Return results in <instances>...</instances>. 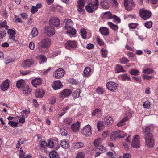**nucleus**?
I'll return each instance as SVG.
<instances>
[{"mask_svg":"<svg viewBox=\"0 0 158 158\" xmlns=\"http://www.w3.org/2000/svg\"><path fill=\"white\" fill-rule=\"evenodd\" d=\"M51 40L49 38H46L42 40L38 44V48L39 51L44 52L50 46Z\"/></svg>","mask_w":158,"mask_h":158,"instance_id":"obj_1","label":"nucleus"},{"mask_svg":"<svg viewBox=\"0 0 158 158\" xmlns=\"http://www.w3.org/2000/svg\"><path fill=\"white\" fill-rule=\"evenodd\" d=\"M146 145L149 147H153L154 145V139L151 133L145 135L144 136Z\"/></svg>","mask_w":158,"mask_h":158,"instance_id":"obj_2","label":"nucleus"},{"mask_svg":"<svg viewBox=\"0 0 158 158\" xmlns=\"http://www.w3.org/2000/svg\"><path fill=\"white\" fill-rule=\"evenodd\" d=\"M139 15L144 20H147L151 16V12L144 8L140 9L139 11Z\"/></svg>","mask_w":158,"mask_h":158,"instance_id":"obj_3","label":"nucleus"},{"mask_svg":"<svg viewBox=\"0 0 158 158\" xmlns=\"http://www.w3.org/2000/svg\"><path fill=\"white\" fill-rule=\"evenodd\" d=\"M44 31L45 34L48 37H51L53 36L55 33V31L54 27L52 26H46L43 29Z\"/></svg>","mask_w":158,"mask_h":158,"instance_id":"obj_4","label":"nucleus"},{"mask_svg":"<svg viewBox=\"0 0 158 158\" xmlns=\"http://www.w3.org/2000/svg\"><path fill=\"white\" fill-rule=\"evenodd\" d=\"M82 134L86 136L89 137L92 134V127L89 124L86 125L82 129Z\"/></svg>","mask_w":158,"mask_h":158,"instance_id":"obj_5","label":"nucleus"},{"mask_svg":"<svg viewBox=\"0 0 158 158\" xmlns=\"http://www.w3.org/2000/svg\"><path fill=\"white\" fill-rule=\"evenodd\" d=\"M64 74V70L62 68H59L54 72L53 76L56 79H59L63 77Z\"/></svg>","mask_w":158,"mask_h":158,"instance_id":"obj_6","label":"nucleus"},{"mask_svg":"<svg viewBox=\"0 0 158 158\" xmlns=\"http://www.w3.org/2000/svg\"><path fill=\"white\" fill-rule=\"evenodd\" d=\"M124 5L126 10L130 11L133 9L134 4L132 0H124Z\"/></svg>","mask_w":158,"mask_h":158,"instance_id":"obj_7","label":"nucleus"},{"mask_svg":"<svg viewBox=\"0 0 158 158\" xmlns=\"http://www.w3.org/2000/svg\"><path fill=\"white\" fill-rule=\"evenodd\" d=\"M140 144V138L139 135H135L133 139L131 146L134 148H139Z\"/></svg>","mask_w":158,"mask_h":158,"instance_id":"obj_8","label":"nucleus"},{"mask_svg":"<svg viewBox=\"0 0 158 158\" xmlns=\"http://www.w3.org/2000/svg\"><path fill=\"white\" fill-rule=\"evenodd\" d=\"M65 46L68 49H73L77 47V43L75 41L68 40L66 42Z\"/></svg>","mask_w":158,"mask_h":158,"instance_id":"obj_9","label":"nucleus"},{"mask_svg":"<svg viewBox=\"0 0 158 158\" xmlns=\"http://www.w3.org/2000/svg\"><path fill=\"white\" fill-rule=\"evenodd\" d=\"M98 6V5L97 4L88 3V5L85 6V9L87 12L91 13L93 12L94 10H96Z\"/></svg>","mask_w":158,"mask_h":158,"instance_id":"obj_10","label":"nucleus"},{"mask_svg":"<svg viewBox=\"0 0 158 158\" xmlns=\"http://www.w3.org/2000/svg\"><path fill=\"white\" fill-rule=\"evenodd\" d=\"M34 60L32 59H27L25 60L23 62L22 64V66L24 68L26 69L30 67L34 63Z\"/></svg>","mask_w":158,"mask_h":158,"instance_id":"obj_11","label":"nucleus"},{"mask_svg":"<svg viewBox=\"0 0 158 158\" xmlns=\"http://www.w3.org/2000/svg\"><path fill=\"white\" fill-rule=\"evenodd\" d=\"M106 86L108 89L113 91L117 89L118 84L114 82H109L107 83Z\"/></svg>","mask_w":158,"mask_h":158,"instance_id":"obj_12","label":"nucleus"},{"mask_svg":"<svg viewBox=\"0 0 158 158\" xmlns=\"http://www.w3.org/2000/svg\"><path fill=\"white\" fill-rule=\"evenodd\" d=\"M104 125L106 127L111 125L114 122L112 118L110 116L107 115L103 119Z\"/></svg>","mask_w":158,"mask_h":158,"instance_id":"obj_13","label":"nucleus"},{"mask_svg":"<svg viewBox=\"0 0 158 158\" xmlns=\"http://www.w3.org/2000/svg\"><path fill=\"white\" fill-rule=\"evenodd\" d=\"M93 69L89 66L86 67L83 71L84 76L85 77H89L93 74Z\"/></svg>","mask_w":158,"mask_h":158,"instance_id":"obj_14","label":"nucleus"},{"mask_svg":"<svg viewBox=\"0 0 158 158\" xmlns=\"http://www.w3.org/2000/svg\"><path fill=\"white\" fill-rule=\"evenodd\" d=\"M106 151V148L103 146H99L95 149L96 152L94 155L95 157H97L99 156L101 153L105 152Z\"/></svg>","mask_w":158,"mask_h":158,"instance_id":"obj_15","label":"nucleus"},{"mask_svg":"<svg viewBox=\"0 0 158 158\" xmlns=\"http://www.w3.org/2000/svg\"><path fill=\"white\" fill-rule=\"evenodd\" d=\"M10 82V80L8 79L3 82L0 86L1 89L3 91L7 90L9 87Z\"/></svg>","mask_w":158,"mask_h":158,"instance_id":"obj_16","label":"nucleus"},{"mask_svg":"<svg viewBox=\"0 0 158 158\" xmlns=\"http://www.w3.org/2000/svg\"><path fill=\"white\" fill-rule=\"evenodd\" d=\"M50 24L53 25L55 27H58L60 24V21L57 18L52 17L49 20Z\"/></svg>","mask_w":158,"mask_h":158,"instance_id":"obj_17","label":"nucleus"},{"mask_svg":"<svg viewBox=\"0 0 158 158\" xmlns=\"http://www.w3.org/2000/svg\"><path fill=\"white\" fill-rule=\"evenodd\" d=\"M72 93V91L68 89H65L60 94L59 97L61 98H64L65 97L69 95Z\"/></svg>","mask_w":158,"mask_h":158,"instance_id":"obj_18","label":"nucleus"},{"mask_svg":"<svg viewBox=\"0 0 158 158\" xmlns=\"http://www.w3.org/2000/svg\"><path fill=\"white\" fill-rule=\"evenodd\" d=\"M52 86L54 90H56L62 87V85L60 81L57 80L53 82L52 84Z\"/></svg>","mask_w":158,"mask_h":158,"instance_id":"obj_19","label":"nucleus"},{"mask_svg":"<svg viewBox=\"0 0 158 158\" xmlns=\"http://www.w3.org/2000/svg\"><path fill=\"white\" fill-rule=\"evenodd\" d=\"M42 82V80L40 78H36L32 80L31 83L33 86L37 87L41 85Z\"/></svg>","mask_w":158,"mask_h":158,"instance_id":"obj_20","label":"nucleus"},{"mask_svg":"<svg viewBox=\"0 0 158 158\" xmlns=\"http://www.w3.org/2000/svg\"><path fill=\"white\" fill-rule=\"evenodd\" d=\"M35 94L36 97L41 98L44 94L45 92L43 89H38L36 90Z\"/></svg>","mask_w":158,"mask_h":158,"instance_id":"obj_21","label":"nucleus"},{"mask_svg":"<svg viewBox=\"0 0 158 158\" xmlns=\"http://www.w3.org/2000/svg\"><path fill=\"white\" fill-rule=\"evenodd\" d=\"M102 111L100 109H96L93 111L92 115L93 116H96L98 118L101 116L102 115Z\"/></svg>","mask_w":158,"mask_h":158,"instance_id":"obj_22","label":"nucleus"},{"mask_svg":"<svg viewBox=\"0 0 158 158\" xmlns=\"http://www.w3.org/2000/svg\"><path fill=\"white\" fill-rule=\"evenodd\" d=\"M80 127V123L79 122L77 121L71 125V130L74 132H77L79 130Z\"/></svg>","mask_w":158,"mask_h":158,"instance_id":"obj_23","label":"nucleus"},{"mask_svg":"<svg viewBox=\"0 0 158 158\" xmlns=\"http://www.w3.org/2000/svg\"><path fill=\"white\" fill-rule=\"evenodd\" d=\"M99 31L102 35L105 36H107L109 34V29L106 27H101Z\"/></svg>","mask_w":158,"mask_h":158,"instance_id":"obj_24","label":"nucleus"},{"mask_svg":"<svg viewBox=\"0 0 158 158\" xmlns=\"http://www.w3.org/2000/svg\"><path fill=\"white\" fill-rule=\"evenodd\" d=\"M64 22L65 23L64 27L65 29L72 27V21L71 19H65L64 20Z\"/></svg>","mask_w":158,"mask_h":158,"instance_id":"obj_25","label":"nucleus"},{"mask_svg":"<svg viewBox=\"0 0 158 158\" xmlns=\"http://www.w3.org/2000/svg\"><path fill=\"white\" fill-rule=\"evenodd\" d=\"M65 29L68 34L73 35L76 33V30L72 27L66 28Z\"/></svg>","mask_w":158,"mask_h":158,"instance_id":"obj_26","label":"nucleus"},{"mask_svg":"<svg viewBox=\"0 0 158 158\" xmlns=\"http://www.w3.org/2000/svg\"><path fill=\"white\" fill-rule=\"evenodd\" d=\"M72 121V119L70 118H67L64 119L63 122V124L64 127H67L68 126H69L71 123Z\"/></svg>","mask_w":158,"mask_h":158,"instance_id":"obj_27","label":"nucleus"},{"mask_svg":"<svg viewBox=\"0 0 158 158\" xmlns=\"http://www.w3.org/2000/svg\"><path fill=\"white\" fill-rule=\"evenodd\" d=\"M31 89L29 88V86H27L26 87H23V92L26 95H28L30 94Z\"/></svg>","mask_w":158,"mask_h":158,"instance_id":"obj_28","label":"nucleus"},{"mask_svg":"<svg viewBox=\"0 0 158 158\" xmlns=\"http://www.w3.org/2000/svg\"><path fill=\"white\" fill-rule=\"evenodd\" d=\"M30 112L29 109L22 110L21 112L22 116L23 118H26Z\"/></svg>","mask_w":158,"mask_h":158,"instance_id":"obj_29","label":"nucleus"},{"mask_svg":"<svg viewBox=\"0 0 158 158\" xmlns=\"http://www.w3.org/2000/svg\"><path fill=\"white\" fill-rule=\"evenodd\" d=\"M73 146L74 148L76 149L80 148L84 146V143L82 142L73 143Z\"/></svg>","mask_w":158,"mask_h":158,"instance_id":"obj_30","label":"nucleus"},{"mask_svg":"<svg viewBox=\"0 0 158 158\" xmlns=\"http://www.w3.org/2000/svg\"><path fill=\"white\" fill-rule=\"evenodd\" d=\"M80 32L81 36L83 39H88L89 38L87 36V32L85 29L83 28H81L80 30Z\"/></svg>","mask_w":158,"mask_h":158,"instance_id":"obj_31","label":"nucleus"},{"mask_svg":"<svg viewBox=\"0 0 158 158\" xmlns=\"http://www.w3.org/2000/svg\"><path fill=\"white\" fill-rule=\"evenodd\" d=\"M118 131H117V130L116 131H113L110 136V138L112 140H115L116 139H118Z\"/></svg>","mask_w":158,"mask_h":158,"instance_id":"obj_32","label":"nucleus"},{"mask_svg":"<svg viewBox=\"0 0 158 158\" xmlns=\"http://www.w3.org/2000/svg\"><path fill=\"white\" fill-rule=\"evenodd\" d=\"M107 24L111 29L114 31H117L118 29V26L114 24L112 22H108Z\"/></svg>","mask_w":158,"mask_h":158,"instance_id":"obj_33","label":"nucleus"},{"mask_svg":"<svg viewBox=\"0 0 158 158\" xmlns=\"http://www.w3.org/2000/svg\"><path fill=\"white\" fill-rule=\"evenodd\" d=\"M115 71L116 73H119L121 72H125V71L123 69L122 66L117 64L115 68Z\"/></svg>","mask_w":158,"mask_h":158,"instance_id":"obj_34","label":"nucleus"},{"mask_svg":"<svg viewBox=\"0 0 158 158\" xmlns=\"http://www.w3.org/2000/svg\"><path fill=\"white\" fill-rule=\"evenodd\" d=\"M37 58L40 61V64L45 63L47 61L46 57L43 55H40L37 56Z\"/></svg>","mask_w":158,"mask_h":158,"instance_id":"obj_35","label":"nucleus"},{"mask_svg":"<svg viewBox=\"0 0 158 158\" xmlns=\"http://www.w3.org/2000/svg\"><path fill=\"white\" fill-rule=\"evenodd\" d=\"M143 72L146 74H152L153 71L152 69L148 68H147L145 67L143 69Z\"/></svg>","mask_w":158,"mask_h":158,"instance_id":"obj_36","label":"nucleus"},{"mask_svg":"<svg viewBox=\"0 0 158 158\" xmlns=\"http://www.w3.org/2000/svg\"><path fill=\"white\" fill-rule=\"evenodd\" d=\"M128 119V117H125L120 122L117 123V125L118 127H120L123 126L125 124V122L127 121Z\"/></svg>","mask_w":158,"mask_h":158,"instance_id":"obj_37","label":"nucleus"},{"mask_svg":"<svg viewBox=\"0 0 158 158\" xmlns=\"http://www.w3.org/2000/svg\"><path fill=\"white\" fill-rule=\"evenodd\" d=\"M113 15L110 12H106L104 14V17L107 19H113Z\"/></svg>","mask_w":158,"mask_h":158,"instance_id":"obj_38","label":"nucleus"},{"mask_svg":"<svg viewBox=\"0 0 158 158\" xmlns=\"http://www.w3.org/2000/svg\"><path fill=\"white\" fill-rule=\"evenodd\" d=\"M81 91L80 89H77L73 92V97L74 98H76L79 97L80 96Z\"/></svg>","mask_w":158,"mask_h":158,"instance_id":"obj_39","label":"nucleus"},{"mask_svg":"<svg viewBox=\"0 0 158 158\" xmlns=\"http://www.w3.org/2000/svg\"><path fill=\"white\" fill-rule=\"evenodd\" d=\"M25 84V81L21 79L19 80L17 82L16 86L19 88L23 87Z\"/></svg>","mask_w":158,"mask_h":158,"instance_id":"obj_40","label":"nucleus"},{"mask_svg":"<svg viewBox=\"0 0 158 158\" xmlns=\"http://www.w3.org/2000/svg\"><path fill=\"white\" fill-rule=\"evenodd\" d=\"M102 141L101 139L98 138L96 139L94 142V144L96 147L98 148V146H102L101 145V143Z\"/></svg>","mask_w":158,"mask_h":158,"instance_id":"obj_41","label":"nucleus"},{"mask_svg":"<svg viewBox=\"0 0 158 158\" xmlns=\"http://www.w3.org/2000/svg\"><path fill=\"white\" fill-rule=\"evenodd\" d=\"M60 144L61 146L64 148H67L69 147V143L66 141L63 140L61 141Z\"/></svg>","mask_w":158,"mask_h":158,"instance_id":"obj_42","label":"nucleus"},{"mask_svg":"<svg viewBox=\"0 0 158 158\" xmlns=\"http://www.w3.org/2000/svg\"><path fill=\"white\" fill-rule=\"evenodd\" d=\"M119 77L123 81L129 80L130 79L129 75L127 74L120 75L119 76Z\"/></svg>","mask_w":158,"mask_h":158,"instance_id":"obj_43","label":"nucleus"},{"mask_svg":"<svg viewBox=\"0 0 158 158\" xmlns=\"http://www.w3.org/2000/svg\"><path fill=\"white\" fill-rule=\"evenodd\" d=\"M85 154L83 151L78 152L77 154L76 158H84Z\"/></svg>","mask_w":158,"mask_h":158,"instance_id":"obj_44","label":"nucleus"},{"mask_svg":"<svg viewBox=\"0 0 158 158\" xmlns=\"http://www.w3.org/2000/svg\"><path fill=\"white\" fill-rule=\"evenodd\" d=\"M143 129L144 136H145V135L151 133L149 131L150 129L149 127H143Z\"/></svg>","mask_w":158,"mask_h":158,"instance_id":"obj_45","label":"nucleus"},{"mask_svg":"<svg viewBox=\"0 0 158 158\" xmlns=\"http://www.w3.org/2000/svg\"><path fill=\"white\" fill-rule=\"evenodd\" d=\"M97 127L98 131L100 130L101 128L102 127H106V126H105L104 125V121L103 122L98 121L97 123Z\"/></svg>","mask_w":158,"mask_h":158,"instance_id":"obj_46","label":"nucleus"},{"mask_svg":"<svg viewBox=\"0 0 158 158\" xmlns=\"http://www.w3.org/2000/svg\"><path fill=\"white\" fill-rule=\"evenodd\" d=\"M118 131V138H122L124 137L126 135V134L123 131L120 130H117Z\"/></svg>","mask_w":158,"mask_h":158,"instance_id":"obj_47","label":"nucleus"},{"mask_svg":"<svg viewBox=\"0 0 158 158\" xmlns=\"http://www.w3.org/2000/svg\"><path fill=\"white\" fill-rule=\"evenodd\" d=\"M105 2V0H101L100 2V5L103 9H106L109 8V6L108 4H106L105 5H104Z\"/></svg>","mask_w":158,"mask_h":158,"instance_id":"obj_48","label":"nucleus"},{"mask_svg":"<svg viewBox=\"0 0 158 158\" xmlns=\"http://www.w3.org/2000/svg\"><path fill=\"white\" fill-rule=\"evenodd\" d=\"M7 22L6 20H4L3 22H1L0 23V28H4L6 29H7L8 27L6 25Z\"/></svg>","mask_w":158,"mask_h":158,"instance_id":"obj_49","label":"nucleus"},{"mask_svg":"<svg viewBox=\"0 0 158 158\" xmlns=\"http://www.w3.org/2000/svg\"><path fill=\"white\" fill-rule=\"evenodd\" d=\"M38 34V31L35 27H34L31 31V35L33 37H36Z\"/></svg>","mask_w":158,"mask_h":158,"instance_id":"obj_50","label":"nucleus"},{"mask_svg":"<svg viewBox=\"0 0 158 158\" xmlns=\"http://www.w3.org/2000/svg\"><path fill=\"white\" fill-rule=\"evenodd\" d=\"M57 155V152L55 151H52L49 154L50 157L54 158Z\"/></svg>","mask_w":158,"mask_h":158,"instance_id":"obj_51","label":"nucleus"},{"mask_svg":"<svg viewBox=\"0 0 158 158\" xmlns=\"http://www.w3.org/2000/svg\"><path fill=\"white\" fill-rule=\"evenodd\" d=\"M130 72L131 74L134 75H137L139 74V72L136 69H132Z\"/></svg>","mask_w":158,"mask_h":158,"instance_id":"obj_52","label":"nucleus"},{"mask_svg":"<svg viewBox=\"0 0 158 158\" xmlns=\"http://www.w3.org/2000/svg\"><path fill=\"white\" fill-rule=\"evenodd\" d=\"M144 25L147 28L150 29L152 27V23L151 21H148L145 23Z\"/></svg>","mask_w":158,"mask_h":158,"instance_id":"obj_53","label":"nucleus"},{"mask_svg":"<svg viewBox=\"0 0 158 158\" xmlns=\"http://www.w3.org/2000/svg\"><path fill=\"white\" fill-rule=\"evenodd\" d=\"M19 156V158H24L25 157V153L23 152V151L22 149V147L20 148Z\"/></svg>","mask_w":158,"mask_h":158,"instance_id":"obj_54","label":"nucleus"},{"mask_svg":"<svg viewBox=\"0 0 158 158\" xmlns=\"http://www.w3.org/2000/svg\"><path fill=\"white\" fill-rule=\"evenodd\" d=\"M129 61V60L126 58L123 57L120 60V62L122 64H127Z\"/></svg>","mask_w":158,"mask_h":158,"instance_id":"obj_55","label":"nucleus"},{"mask_svg":"<svg viewBox=\"0 0 158 158\" xmlns=\"http://www.w3.org/2000/svg\"><path fill=\"white\" fill-rule=\"evenodd\" d=\"M77 5L80 7H83L85 4V0H78L77 2Z\"/></svg>","mask_w":158,"mask_h":158,"instance_id":"obj_56","label":"nucleus"},{"mask_svg":"<svg viewBox=\"0 0 158 158\" xmlns=\"http://www.w3.org/2000/svg\"><path fill=\"white\" fill-rule=\"evenodd\" d=\"M131 155L128 153H124L122 156H120L119 158H131Z\"/></svg>","mask_w":158,"mask_h":158,"instance_id":"obj_57","label":"nucleus"},{"mask_svg":"<svg viewBox=\"0 0 158 158\" xmlns=\"http://www.w3.org/2000/svg\"><path fill=\"white\" fill-rule=\"evenodd\" d=\"M150 106V103L149 102L145 101L144 102L143 105V107L145 108L148 109Z\"/></svg>","mask_w":158,"mask_h":158,"instance_id":"obj_58","label":"nucleus"},{"mask_svg":"<svg viewBox=\"0 0 158 158\" xmlns=\"http://www.w3.org/2000/svg\"><path fill=\"white\" fill-rule=\"evenodd\" d=\"M102 55L103 57H106L108 53L107 50L102 48L101 50Z\"/></svg>","mask_w":158,"mask_h":158,"instance_id":"obj_59","label":"nucleus"},{"mask_svg":"<svg viewBox=\"0 0 158 158\" xmlns=\"http://www.w3.org/2000/svg\"><path fill=\"white\" fill-rule=\"evenodd\" d=\"M23 142H24V140L23 139H19L18 142V143L16 145V148H21V147H20V145L21 144H23Z\"/></svg>","mask_w":158,"mask_h":158,"instance_id":"obj_60","label":"nucleus"},{"mask_svg":"<svg viewBox=\"0 0 158 158\" xmlns=\"http://www.w3.org/2000/svg\"><path fill=\"white\" fill-rule=\"evenodd\" d=\"M97 92L99 94H102L104 92V90L103 88L100 87H98L97 89Z\"/></svg>","mask_w":158,"mask_h":158,"instance_id":"obj_61","label":"nucleus"},{"mask_svg":"<svg viewBox=\"0 0 158 158\" xmlns=\"http://www.w3.org/2000/svg\"><path fill=\"white\" fill-rule=\"evenodd\" d=\"M6 32L4 31H0V39H2L6 36Z\"/></svg>","mask_w":158,"mask_h":158,"instance_id":"obj_62","label":"nucleus"},{"mask_svg":"<svg viewBox=\"0 0 158 158\" xmlns=\"http://www.w3.org/2000/svg\"><path fill=\"white\" fill-rule=\"evenodd\" d=\"M56 98L52 97H51L50 100V103L52 104H54L56 102Z\"/></svg>","mask_w":158,"mask_h":158,"instance_id":"obj_63","label":"nucleus"},{"mask_svg":"<svg viewBox=\"0 0 158 158\" xmlns=\"http://www.w3.org/2000/svg\"><path fill=\"white\" fill-rule=\"evenodd\" d=\"M8 124L13 127H15L17 126V123L13 121H10L8 122Z\"/></svg>","mask_w":158,"mask_h":158,"instance_id":"obj_64","label":"nucleus"}]
</instances>
